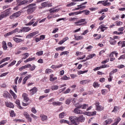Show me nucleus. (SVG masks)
<instances>
[{"label": "nucleus", "mask_w": 125, "mask_h": 125, "mask_svg": "<svg viewBox=\"0 0 125 125\" xmlns=\"http://www.w3.org/2000/svg\"><path fill=\"white\" fill-rule=\"evenodd\" d=\"M26 8H27V14H32V13H33V12H34V11H35L37 8L36 7V3H31L26 6Z\"/></svg>", "instance_id": "f257e3e1"}, {"label": "nucleus", "mask_w": 125, "mask_h": 125, "mask_svg": "<svg viewBox=\"0 0 125 125\" xmlns=\"http://www.w3.org/2000/svg\"><path fill=\"white\" fill-rule=\"evenodd\" d=\"M10 10H11V8H9L8 9L1 12L0 14V21L2 20L3 18H6L7 16H9L10 14Z\"/></svg>", "instance_id": "f03ea898"}, {"label": "nucleus", "mask_w": 125, "mask_h": 125, "mask_svg": "<svg viewBox=\"0 0 125 125\" xmlns=\"http://www.w3.org/2000/svg\"><path fill=\"white\" fill-rule=\"evenodd\" d=\"M87 22L85 21V19H81L79 20L78 21L75 22L74 24L75 26H83V25H85Z\"/></svg>", "instance_id": "7ed1b4c3"}, {"label": "nucleus", "mask_w": 125, "mask_h": 125, "mask_svg": "<svg viewBox=\"0 0 125 125\" xmlns=\"http://www.w3.org/2000/svg\"><path fill=\"white\" fill-rule=\"evenodd\" d=\"M69 120L70 121L71 125H78V117L76 116H70L69 117Z\"/></svg>", "instance_id": "20e7f679"}, {"label": "nucleus", "mask_w": 125, "mask_h": 125, "mask_svg": "<svg viewBox=\"0 0 125 125\" xmlns=\"http://www.w3.org/2000/svg\"><path fill=\"white\" fill-rule=\"evenodd\" d=\"M21 13H22V11L17 12L10 16L9 18L11 20L14 19L15 18H17V17H19V16L21 15Z\"/></svg>", "instance_id": "39448f33"}, {"label": "nucleus", "mask_w": 125, "mask_h": 125, "mask_svg": "<svg viewBox=\"0 0 125 125\" xmlns=\"http://www.w3.org/2000/svg\"><path fill=\"white\" fill-rule=\"evenodd\" d=\"M41 6L42 7H51L52 5L50 3V2L47 1L45 2H43L41 3Z\"/></svg>", "instance_id": "423d86ee"}, {"label": "nucleus", "mask_w": 125, "mask_h": 125, "mask_svg": "<svg viewBox=\"0 0 125 125\" xmlns=\"http://www.w3.org/2000/svg\"><path fill=\"white\" fill-rule=\"evenodd\" d=\"M38 34H39V31H37L33 32L32 33H31L26 36V39H31L33 37H35L36 35H38Z\"/></svg>", "instance_id": "0eeeda50"}, {"label": "nucleus", "mask_w": 125, "mask_h": 125, "mask_svg": "<svg viewBox=\"0 0 125 125\" xmlns=\"http://www.w3.org/2000/svg\"><path fill=\"white\" fill-rule=\"evenodd\" d=\"M85 120V117H83V115H80L77 117V123H83Z\"/></svg>", "instance_id": "6e6552de"}, {"label": "nucleus", "mask_w": 125, "mask_h": 125, "mask_svg": "<svg viewBox=\"0 0 125 125\" xmlns=\"http://www.w3.org/2000/svg\"><path fill=\"white\" fill-rule=\"evenodd\" d=\"M96 56V55L95 54H92L88 55L87 57L86 58V60H83L81 61V62H85L87 60H88L89 59H91V58H93V57H95Z\"/></svg>", "instance_id": "1a4fd4ad"}, {"label": "nucleus", "mask_w": 125, "mask_h": 125, "mask_svg": "<svg viewBox=\"0 0 125 125\" xmlns=\"http://www.w3.org/2000/svg\"><path fill=\"white\" fill-rule=\"evenodd\" d=\"M109 67V65L108 64H103L102 66H101L100 67H97L95 69H93V71H98V70H100L101 68H108Z\"/></svg>", "instance_id": "9d476101"}, {"label": "nucleus", "mask_w": 125, "mask_h": 125, "mask_svg": "<svg viewBox=\"0 0 125 125\" xmlns=\"http://www.w3.org/2000/svg\"><path fill=\"white\" fill-rule=\"evenodd\" d=\"M21 33H27V32H29V31H31V28L29 27H24L22 28H21Z\"/></svg>", "instance_id": "9b49d317"}, {"label": "nucleus", "mask_w": 125, "mask_h": 125, "mask_svg": "<svg viewBox=\"0 0 125 125\" xmlns=\"http://www.w3.org/2000/svg\"><path fill=\"white\" fill-rule=\"evenodd\" d=\"M31 78H32V75L31 74L26 76L23 80L22 84H25V83H26V82H27V81H28V80Z\"/></svg>", "instance_id": "f8f14e48"}, {"label": "nucleus", "mask_w": 125, "mask_h": 125, "mask_svg": "<svg viewBox=\"0 0 125 125\" xmlns=\"http://www.w3.org/2000/svg\"><path fill=\"white\" fill-rule=\"evenodd\" d=\"M22 97H23L24 102H28L29 101V98H28V95L26 93L22 94Z\"/></svg>", "instance_id": "ddd939ff"}, {"label": "nucleus", "mask_w": 125, "mask_h": 125, "mask_svg": "<svg viewBox=\"0 0 125 125\" xmlns=\"http://www.w3.org/2000/svg\"><path fill=\"white\" fill-rule=\"evenodd\" d=\"M73 112L75 114H77V115H82V114H83V111L78 109V108H75Z\"/></svg>", "instance_id": "4468645a"}, {"label": "nucleus", "mask_w": 125, "mask_h": 125, "mask_svg": "<svg viewBox=\"0 0 125 125\" xmlns=\"http://www.w3.org/2000/svg\"><path fill=\"white\" fill-rule=\"evenodd\" d=\"M90 83V80H82L80 81V84H86V83Z\"/></svg>", "instance_id": "2eb2a0df"}, {"label": "nucleus", "mask_w": 125, "mask_h": 125, "mask_svg": "<svg viewBox=\"0 0 125 125\" xmlns=\"http://www.w3.org/2000/svg\"><path fill=\"white\" fill-rule=\"evenodd\" d=\"M30 94L31 95H34L35 93H37V91H38V89L37 87H35L31 89L30 90Z\"/></svg>", "instance_id": "dca6fc26"}, {"label": "nucleus", "mask_w": 125, "mask_h": 125, "mask_svg": "<svg viewBox=\"0 0 125 125\" xmlns=\"http://www.w3.org/2000/svg\"><path fill=\"white\" fill-rule=\"evenodd\" d=\"M112 122L113 120L112 119H108L104 122L103 125H110V124H112Z\"/></svg>", "instance_id": "f3484780"}, {"label": "nucleus", "mask_w": 125, "mask_h": 125, "mask_svg": "<svg viewBox=\"0 0 125 125\" xmlns=\"http://www.w3.org/2000/svg\"><path fill=\"white\" fill-rule=\"evenodd\" d=\"M103 5L104 6H109V5H111V2H108V0L103 1Z\"/></svg>", "instance_id": "a211bd4d"}, {"label": "nucleus", "mask_w": 125, "mask_h": 125, "mask_svg": "<svg viewBox=\"0 0 125 125\" xmlns=\"http://www.w3.org/2000/svg\"><path fill=\"white\" fill-rule=\"evenodd\" d=\"M60 122L61 124H67V125H71V123L69 121L66 120L62 119L60 120Z\"/></svg>", "instance_id": "6ab92c4d"}, {"label": "nucleus", "mask_w": 125, "mask_h": 125, "mask_svg": "<svg viewBox=\"0 0 125 125\" xmlns=\"http://www.w3.org/2000/svg\"><path fill=\"white\" fill-rule=\"evenodd\" d=\"M30 67H31V64H28L21 66V68L19 69V71H22V70H24V69H26V68H30Z\"/></svg>", "instance_id": "aec40b11"}, {"label": "nucleus", "mask_w": 125, "mask_h": 125, "mask_svg": "<svg viewBox=\"0 0 125 125\" xmlns=\"http://www.w3.org/2000/svg\"><path fill=\"white\" fill-rule=\"evenodd\" d=\"M68 40H69V38L68 37H65L62 40L59 42L58 44H63V43H64V42H66V41H68Z\"/></svg>", "instance_id": "412c9836"}, {"label": "nucleus", "mask_w": 125, "mask_h": 125, "mask_svg": "<svg viewBox=\"0 0 125 125\" xmlns=\"http://www.w3.org/2000/svg\"><path fill=\"white\" fill-rule=\"evenodd\" d=\"M99 29H101L102 32H104L105 30H107L108 29V27H106V26L102 24L100 26Z\"/></svg>", "instance_id": "4be33fe9"}, {"label": "nucleus", "mask_w": 125, "mask_h": 125, "mask_svg": "<svg viewBox=\"0 0 125 125\" xmlns=\"http://www.w3.org/2000/svg\"><path fill=\"white\" fill-rule=\"evenodd\" d=\"M62 66H63V64H61L59 65H53L51 66V68L55 70L56 69H57V68H61Z\"/></svg>", "instance_id": "5701e85b"}, {"label": "nucleus", "mask_w": 125, "mask_h": 125, "mask_svg": "<svg viewBox=\"0 0 125 125\" xmlns=\"http://www.w3.org/2000/svg\"><path fill=\"white\" fill-rule=\"evenodd\" d=\"M86 115L87 116H95V115H96V111L87 112Z\"/></svg>", "instance_id": "b1692460"}, {"label": "nucleus", "mask_w": 125, "mask_h": 125, "mask_svg": "<svg viewBox=\"0 0 125 125\" xmlns=\"http://www.w3.org/2000/svg\"><path fill=\"white\" fill-rule=\"evenodd\" d=\"M13 39L16 42H24V40L19 39V38H16L15 37H13Z\"/></svg>", "instance_id": "393cba45"}, {"label": "nucleus", "mask_w": 125, "mask_h": 125, "mask_svg": "<svg viewBox=\"0 0 125 125\" xmlns=\"http://www.w3.org/2000/svg\"><path fill=\"white\" fill-rule=\"evenodd\" d=\"M118 44L119 46H121V47H125V41H120Z\"/></svg>", "instance_id": "a878e982"}, {"label": "nucleus", "mask_w": 125, "mask_h": 125, "mask_svg": "<svg viewBox=\"0 0 125 125\" xmlns=\"http://www.w3.org/2000/svg\"><path fill=\"white\" fill-rule=\"evenodd\" d=\"M110 41H109V42L110 43V44H111V45H115V44H116V43H117V41L114 40V39L112 38H110Z\"/></svg>", "instance_id": "bb28decb"}, {"label": "nucleus", "mask_w": 125, "mask_h": 125, "mask_svg": "<svg viewBox=\"0 0 125 125\" xmlns=\"http://www.w3.org/2000/svg\"><path fill=\"white\" fill-rule=\"evenodd\" d=\"M35 23V19H32L29 22L26 23V26H32Z\"/></svg>", "instance_id": "cd10ccee"}, {"label": "nucleus", "mask_w": 125, "mask_h": 125, "mask_svg": "<svg viewBox=\"0 0 125 125\" xmlns=\"http://www.w3.org/2000/svg\"><path fill=\"white\" fill-rule=\"evenodd\" d=\"M10 93L11 94V95L13 97L14 99H16L17 98V96H16V94L12 90H10Z\"/></svg>", "instance_id": "c85d7f7f"}, {"label": "nucleus", "mask_w": 125, "mask_h": 125, "mask_svg": "<svg viewBox=\"0 0 125 125\" xmlns=\"http://www.w3.org/2000/svg\"><path fill=\"white\" fill-rule=\"evenodd\" d=\"M13 34H15L16 33H22L21 29H19L18 28H16L12 31Z\"/></svg>", "instance_id": "c756f323"}, {"label": "nucleus", "mask_w": 125, "mask_h": 125, "mask_svg": "<svg viewBox=\"0 0 125 125\" xmlns=\"http://www.w3.org/2000/svg\"><path fill=\"white\" fill-rule=\"evenodd\" d=\"M62 104V103L60 102H54L53 103V106H61Z\"/></svg>", "instance_id": "7c9ffc66"}, {"label": "nucleus", "mask_w": 125, "mask_h": 125, "mask_svg": "<svg viewBox=\"0 0 125 125\" xmlns=\"http://www.w3.org/2000/svg\"><path fill=\"white\" fill-rule=\"evenodd\" d=\"M36 58L33 57V58H29L26 60L24 61V62L25 63H27V62H30V61H34V60H35Z\"/></svg>", "instance_id": "2f4dec72"}, {"label": "nucleus", "mask_w": 125, "mask_h": 125, "mask_svg": "<svg viewBox=\"0 0 125 125\" xmlns=\"http://www.w3.org/2000/svg\"><path fill=\"white\" fill-rule=\"evenodd\" d=\"M122 120V119H121V118L120 117H117L115 120V124L116 125H118V124H119V123L120 122H121V121Z\"/></svg>", "instance_id": "473e14b6"}, {"label": "nucleus", "mask_w": 125, "mask_h": 125, "mask_svg": "<svg viewBox=\"0 0 125 125\" xmlns=\"http://www.w3.org/2000/svg\"><path fill=\"white\" fill-rule=\"evenodd\" d=\"M41 118H42V121H46L47 120V116L43 114L40 115Z\"/></svg>", "instance_id": "72a5a7b5"}, {"label": "nucleus", "mask_w": 125, "mask_h": 125, "mask_svg": "<svg viewBox=\"0 0 125 125\" xmlns=\"http://www.w3.org/2000/svg\"><path fill=\"white\" fill-rule=\"evenodd\" d=\"M3 96L7 98V97H9V96H10V94H9L7 91H5L3 93Z\"/></svg>", "instance_id": "f704fd0d"}, {"label": "nucleus", "mask_w": 125, "mask_h": 125, "mask_svg": "<svg viewBox=\"0 0 125 125\" xmlns=\"http://www.w3.org/2000/svg\"><path fill=\"white\" fill-rule=\"evenodd\" d=\"M79 18H70L68 19V21L70 22H75V21H77Z\"/></svg>", "instance_id": "c9c22d12"}, {"label": "nucleus", "mask_w": 125, "mask_h": 125, "mask_svg": "<svg viewBox=\"0 0 125 125\" xmlns=\"http://www.w3.org/2000/svg\"><path fill=\"white\" fill-rule=\"evenodd\" d=\"M7 107L9 108H14V105L12 103H7L6 104Z\"/></svg>", "instance_id": "e433bc0d"}, {"label": "nucleus", "mask_w": 125, "mask_h": 125, "mask_svg": "<svg viewBox=\"0 0 125 125\" xmlns=\"http://www.w3.org/2000/svg\"><path fill=\"white\" fill-rule=\"evenodd\" d=\"M23 59H26V58H28L29 56H30V54L28 53H25L22 54Z\"/></svg>", "instance_id": "4c0bfd02"}, {"label": "nucleus", "mask_w": 125, "mask_h": 125, "mask_svg": "<svg viewBox=\"0 0 125 125\" xmlns=\"http://www.w3.org/2000/svg\"><path fill=\"white\" fill-rule=\"evenodd\" d=\"M77 6L78 7H79L81 10H83V9H84V8L86 7V5H82V4H81L80 5H77Z\"/></svg>", "instance_id": "58836bf2"}, {"label": "nucleus", "mask_w": 125, "mask_h": 125, "mask_svg": "<svg viewBox=\"0 0 125 125\" xmlns=\"http://www.w3.org/2000/svg\"><path fill=\"white\" fill-rule=\"evenodd\" d=\"M57 80V77H54L53 78V75H51L50 76V81L51 82H54V81Z\"/></svg>", "instance_id": "ea45409f"}, {"label": "nucleus", "mask_w": 125, "mask_h": 125, "mask_svg": "<svg viewBox=\"0 0 125 125\" xmlns=\"http://www.w3.org/2000/svg\"><path fill=\"white\" fill-rule=\"evenodd\" d=\"M76 3L74 2H71L66 5L67 7H71V6H73L74 5H76Z\"/></svg>", "instance_id": "a19ab883"}, {"label": "nucleus", "mask_w": 125, "mask_h": 125, "mask_svg": "<svg viewBox=\"0 0 125 125\" xmlns=\"http://www.w3.org/2000/svg\"><path fill=\"white\" fill-rule=\"evenodd\" d=\"M59 10H60V9L59 8L55 10H52V9H50L49 12H50V13H54L55 12H58Z\"/></svg>", "instance_id": "79ce46f5"}, {"label": "nucleus", "mask_w": 125, "mask_h": 125, "mask_svg": "<svg viewBox=\"0 0 125 125\" xmlns=\"http://www.w3.org/2000/svg\"><path fill=\"white\" fill-rule=\"evenodd\" d=\"M117 72H118V69H114L113 70H112V71H111L109 73V76H113V75H114V74H115V73H117Z\"/></svg>", "instance_id": "37998d69"}, {"label": "nucleus", "mask_w": 125, "mask_h": 125, "mask_svg": "<svg viewBox=\"0 0 125 125\" xmlns=\"http://www.w3.org/2000/svg\"><path fill=\"white\" fill-rule=\"evenodd\" d=\"M58 88H59V86H58V85L52 86L51 87L52 90H57Z\"/></svg>", "instance_id": "c03bdc74"}, {"label": "nucleus", "mask_w": 125, "mask_h": 125, "mask_svg": "<svg viewBox=\"0 0 125 125\" xmlns=\"http://www.w3.org/2000/svg\"><path fill=\"white\" fill-rule=\"evenodd\" d=\"M16 104H17V105H18V106L19 107L20 109H22V107H21V105H20V101H19V100L16 101Z\"/></svg>", "instance_id": "a18cd8bd"}, {"label": "nucleus", "mask_w": 125, "mask_h": 125, "mask_svg": "<svg viewBox=\"0 0 125 125\" xmlns=\"http://www.w3.org/2000/svg\"><path fill=\"white\" fill-rule=\"evenodd\" d=\"M113 53H111L110 54V61H114L115 60V57H114V55H113Z\"/></svg>", "instance_id": "49530a36"}, {"label": "nucleus", "mask_w": 125, "mask_h": 125, "mask_svg": "<svg viewBox=\"0 0 125 125\" xmlns=\"http://www.w3.org/2000/svg\"><path fill=\"white\" fill-rule=\"evenodd\" d=\"M11 35H13V32L12 31L5 34L4 36V37H9V36H11Z\"/></svg>", "instance_id": "de8ad7c7"}, {"label": "nucleus", "mask_w": 125, "mask_h": 125, "mask_svg": "<svg viewBox=\"0 0 125 125\" xmlns=\"http://www.w3.org/2000/svg\"><path fill=\"white\" fill-rule=\"evenodd\" d=\"M97 111H98L99 112H100L101 111H102L103 110V107L101 105H99L97 107H96Z\"/></svg>", "instance_id": "09e8293b"}, {"label": "nucleus", "mask_w": 125, "mask_h": 125, "mask_svg": "<svg viewBox=\"0 0 125 125\" xmlns=\"http://www.w3.org/2000/svg\"><path fill=\"white\" fill-rule=\"evenodd\" d=\"M64 49H65V47L64 46L58 47L56 48L57 51L61 50V51H63Z\"/></svg>", "instance_id": "8fccbe9b"}, {"label": "nucleus", "mask_w": 125, "mask_h": 125, "mask_svg": "<svg viewBox=\"0 0 125 125\" xmlns=\"http://www.w3.org/2000/svg\"><path fill=\"white\" fill-rule=\"evenodd\" d=\"M62 80H63V81H68V80H70V77H68L67 76H63L62 77Z\"/></svg>", "instance_id": "3c124183"}, {"label": "nucleus", "mask_w": 125, "mask_h": 125, "mask_svg": "<svg viewBox=\"0 0 125 125\" xmlns=\"http://www.w3.org/2000/svg\"><path fill=\"white\" fill-rule=\"evenodd\" d=\"M64 116H65L64 112H62L59 115V118L60 119H63V118H64Z\"/></svg>", "instance_id": "603ef678"}, {"label": "nucleus", "mask_w": 125, "mask_h": 125, "mask_svg": "<svg viewBox=\"0 0 125 125\" xmlns=\"http://www.w3.org/2000/svg\"><path fill=\"white\" fill-rule=\"evenodd\" d=\"M10 59L9 57H6L3 59L1 61V63H3V62H5L6 61H8Z\"/></svg>", "instance_id": "864d4df0"}, {"label": "nucleus", "mask_w": 125, "mask_h": 125, "mask_svg": "<svg viewBox=\"0 0 125 125\" xmlns=\"http://www.w3.org/2000/svg\"><path fill=\"white\" fill-rule=\"evenodd\" d=\"M75 39H76V41H80V40H83V36H79L77 37H75Z\"/></svg>", "instance_id": "5fc2aeb1"}, {"label": "nucleus", "mask_w": 125, "mask_h": 125, "mask_svg": "<svg viewBox=\"0 0 125 125\" xmlns=\"http://www.w3.org/2000/svg\"><path fill=\"white\" fill-rule=\"evenodd\" d=\"M69 54V52L66 51H63V52H62L61 54H60V55L61 56H62V55H67Z\"/></svg>", "instance_id": "6e6d98bb"}, {"label": "nucleus", "mask_w": 125, "mask_h": 125, "mask_svg": "<svg viewBox=\"0 0 125 125\" xmlns=\"http://www.w3.org/2000/svg\"><path fill=\"white\" fill-rule=\"evenodd\" d=\"M29 68H30V71H34V70H35L36 69V65H30V66H29Z\"/></svg>", "instance_id": "4d7b16f0"}, {"label": "nucleus", "mask_w": 125, "mask_h": 125, "mask_svg": "<svg viewBox=\"0 0 125 125\" xmlns=\"http://www.w3.org/2000/svg\"><path fill=\"white\" fill-rule=\"evenodd\" d=\"M23 116L26 118V119H27L30 117V115L28 114V112H25L23 113Z\"/></svg>", "instance_id": "13d9d810"}, {"label": "nucleus", "mask_w": 125, "mask_h": 125, "mask_svg": "<svg viewBox=\"0 0 125 125\" xmlns=\"http://www.w3.org/2000/svg\"><path fill=\"white\" fill-rule=\"evenodd\" d=\"M43 53V51H40L37 52L36 53V54H37V55H38V56H41L42 55Z\"/></svg>", "instance_id": "bf43d9fd"}, {"label": "nucleus", "mask_w": 125, "mask_h": 125, "mask_svg": "<svg viewBox=\"0 0 125 125\" xmlns=\"http://www.w3.org/2000/svg\"><path fill=\"white\" fill-rule=\"evenodd\" d=\"M52 70L50 69H47L45 70V73L46 74H50V73H52Z\"/></svg>", "instance_id": "052dcab7"}, {"label": "nucleus", "mask_w": 125, "mask_h": 125, "mask_svg": "<svg viewBox=\"0 0 125 125\" xmlns=\"http://www.w3.org/2000/svg\"><path fill=\"white\" fill-rule=\"evenodd\" d=\"M83 53L77 51L76 52L75 55L76 56H82V55H83Z\"/></svg>", "instance_id": "680f3d73"}, {"label": "nucleus", "mask_w": 125, "mask_h": 125, "mask_svg": "<svg viewBox=\"0 0 125 125\" xmlns=\"http://www.w3.org/2000/svg\"><path fill=\"white\" fill-rule=\"evenodd\" d=\"M25 3H29L28 2V0H23L21 2V4H25Z\"/></svg>", "instance_id": "e2e57ef3"}, {"label": "nucleus", "mask_w": 125, "mask_h": 125, "mask_svg": "<svg viewBox=\"0 0 125 125\" xmlns=\"http://www.w3.org/2000/svg\"><path fill=\"white\" fill-rule=\"evenodd\" d=\"M93 86H94V87H98V86H99V84H98V83L94 82L93 84Z\"/></svg>", "instance_id": "0e129e2a"}, {"label": "nucleus", "mask_w": 125, "mask_h": 125, "mask_svg": "<svg viewBox=\"0 0 125 125\" xmlns=\"http://www.w3.org/2000/svg\"><path fill=\"white\" fill-rule=\"evenodd\" d=\"M7 121L6 120H2L1 122H0V125H5Z\"/></svg>", "instance_id": "69168bd1"}, {"label": "nucleus", "mask_w": 125, "mask_h": 125, "mask_svg": "<svg viewBox=\"0 0 125 125\" xmlns=\"http://www.w3.org/2000/svg\"><path fill=\"white\" fill-rule=\"evenodd\" d=\"M10 115L11 117H15V114L14 113V111L12 110L10 112Z\"/></svg>", "instance_id": "338daca9"}, {"label": "nucleus", "mask_w": 125, "mask_h": 125, "mask_svg": "<svg viewBox=\"0 0 125 125\" xmlns=\"http://www.w3.org/2000/svg\"><path fill=\"white\" fill-rule=\"evenodd\" d=\"M71 101L70 99H68L66 100L65 101V104H67V105H69V104H70V103H71Z\"/></svg>", "instance_id": "774afa93"}]
</instances>
